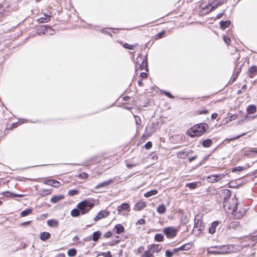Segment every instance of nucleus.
Masks as SVG:
<instances>
[{
  "mask_svg": "<svg viewBox=\"0 0 257 257\" xmlns=\"http://www.w3.org/2000/svg\"><path fill=\"white\" fill-rule=\"evenodd\" d=\"M145 223H146V221L144 219H140L137 222V224H144Z\"/></svg>",
  "mask_w": 257,
  "mask_h": 257,
  "instance_id": "nucleus-56",
  "label": "nucleus"
},
{
  "mask_svg": "<svg viewBox=\"0 0 257 257\" xmlns=\"http://www.w3.org/2000/svg\"><path fill=\"white\" fill-rule=\"evenodd\" d=\"M123 210L127 212H129L130 211V206L128 203H123L121 205L117 206V211L118 214H120V213Z\"/></svg>",
  "mask_w": 257,
  "mask_h": 257,
  "instance_id": "nucleus-10",
  "label": "nucleus"
},
{
  "mask_svg": "<svg viewBox=\"0 0 257 257\" xmlns=\"http://www.w3.org/2000/svg\"><path fill=\"white\" fill-rule=\"evenodd\" d=\"M38 35H41L42 34L46 35V25H42L40 27L37 31Z\"/></svg>",
  "mask_w": 257,
  "mask_h": 257,
  "instance_id": "nucleus-30",
  "label": "nucleus"
},
{
  "mask_svg": "<svg viewBox=\"0 0 257 257\" xmlns=\"http://www.w3.org/2000/svg\"><path fill=\"white\" fill-rule=\"evenodd\" d=\"M146 206V202L144 201H140L136 204L134 209L137 211H141L143 210Z\"/></svg>",
  "mask_w": 257,
  "mask_h": 257,
  "instance_id": "nucleus-15",
  "label": "nucleus"
},
{
  "mask_svg": "<svg viewBox=\"0 0 257 257\" xmlns=\"http://www.w3.org/2000/svg\"><path fill=\"white\" fill-rule=\"evenodd\" d=\"M78 191L76 189L70 190H69V191L68 192V194L70 196H74L75 195L78 194Z\"/></svg>",
  "mask_w": 257,
  "mask_h": 257,
  "instance_id": "nucleus-45",
  "label": "nucleus"
},
{
  "mask_svg": "<svg viewBox=\"0 0 257 257\" xmlns=\"http://www.w3.org/2000/svg\"><path fill=\"white\" fill-rule=\"evenodd\" d=\"M32 209L31 208H28L21 212V216L22 217L26 216L32 213Z\"/></svg>",
  "mask_w": 257,
  "mask_h": 257,
  "instance_id": "nucleus-33",
  "label": "nucleus"
},
{
  "mask_svg": "<svg viewBox=\"0 0 257 257\" xmlns=\"http://www.w3.org/2000/svg\"><path fill=\"white\" fill-rule=\"evenodd\" d=\"M248 75L250 78H253L257 75V66H252L248 68Z\"/></svg>",
  "mask_w": 257,
  "mask_h": 257,
  "instance_id": "nucleus-11",
  "label": "nucleus"
},
{
  "mask_svg": "<svg viewBox=\"0 0 257 257\" xmlns=\"http://www.w3.org/2000/svg\"><path fill=\"white\" fill-rule=\"evenodd\" d=\"M46 35H52L54 34L55 31L51 27L46 26Z\"/></svg>",
  "mask_w": 257,
  "mask_h": 257,
  "instance_id": "nucleus-37",
  "label": "nucleus"
},
{
  "mask_svg": "<svg viewBox=\"0 0 257 257\" xmlns=\"http://www.w3.org/2000/svg\"><path fill=\"white\" fill-rule=\"evenodd\" d=\"M218 225V222L214 221L211 225L209 228V232L211 234H213L215 232L216 227Z\"/></svg>",
  "mask_w": 257,
  "mask_h": 257,
  "instance_id": "nucleus-19",
  "label": "nucleus"
},
{
  "mask_svg": "<svg viewBox=\"0 0 257 257\" xmlns=\"http://www.w3.org/2000/svg\"><path fill=\"white\" fill-rule=\"evenodd\" d=\"M207 125L206 123H199L196 124L188 131L189 136L193 138L198 137L205 133Z\"/></svg>",
  "mask_w": 257,
  "mask_h": 257,
  "instance_id": "nucleus-2",
  "label": "nucleus"
},
{
  "mask_svg": "<svg viewBox=\"0 0 257 257\" xmlns=\"http://www.w3.org/2000/svg\"><path fill=\"white\" fill-rule=\"evenodd\" d=\"M136 67L139 66V68L140 69L143 70L145 69V67H147V59L139 55L136 59Z\"/></svg>",
  "mask_w": 257,
  "mask_h": 257,
  "instance_id": "nucleus-6",
  "label": "nucleus"
},
{
  "mask_svg": "<svg viewBox=\"0 0 257 257\" xmlns=\"http://www.w3.org/2000/svg\"><path fill=\"white\" fill-rule=\"evenodd\" d=\"M166 207L163 204L159 205L157 208V211L160 214H164L166 212Z\"/></svg>",
  "mask_w": 257,
  "mask_h": 257,
  "instance_id": "nucleus-21",
  "label": "nucleus"
},
{
  "mask_svg": "<svg viewBox=\"0 0 257 257\" xmlns=\"http://www.w3.org/2000/svg\"><path fill=\"white\" fill-rule=\"evenodd\" d=\"M223 207L224 209L229 212L231 211L232 213L237 218H240L243 216L244 213H237V202L236 198L231 199V202L229 201H225L223 203Z\"/></svg>",
  "mask_w": 257,
  "mask_h": 257,
  "instance_id": "nucleus-1",
  "label": "nucleus"
},
{
  "mask_svg": "<svg viewBox=\"0 0 257 257\" xmlns=\"http://www.w3.org/2000/svg\"><path fill=\"white\" fill-rule=\"evenodd\" d=\"M231 191L227 189L223 190L221 193V197L223 199V203L225 201H228L231 196Z\"/></svg>",
  "mask_w": 257,
  "mask_h": 257,
  "instance_id": "nucleus-9",
  "label": "nucleus"
},
{
  "mask_svg": "<svg viewBox=\"0 0 257 257\" xmlns=\"http://www.w3.org/2000/svg\"><path fill=\"white\" fill-rule=\"evenodd\" d=\"M212 144V141L210 139H206L203 141L202 145L204 147H210Z\"/></svg>",
  "mask_w": 257,
  "mask_h": 257,
  "instance_id": "nucleus-31",
  "label": "nucleus"
},
{
  "mask_svg": "<svg viewBox=\"0 0 257 257\" xmlns=\"http://www.w3.org/2000/svg\"><path fill=\"white\" fill-rule=\"evenodd\" d=\"M219 24L220 28L222 29H225V28L229 27L231 24V22L229 20L226 21H221Z\"/></svg>",
  "mask_w": 257,
  "mask_h": 257,
  "instance_id": "nucleus-25",
  "label": "nucleus"
},
{
  "mask_svg": "<svg viewBox=\"0 0 257 257\" xmlns=\"http://www.w3.org/2000/svg\"><path fill=\"white\" fill-rule=\"evenodd\" d=\"M77 251L74 248H71L67 251V254L69 256H74L76 255Z\"/></svg>",
  "mask_w": 257,
  "mask_h": 257,
  "instance_id": "nucleus-39",
  "label": "nucleus"
},
{
  "mask_svg": "<svg viewBox=\"0 0 257 257\" xmlns=\"http://www.w3.org/2000/svg\"><path fill=\"white\" fill-rule=\"evenodd\" d=\"M145 148L147 150L151 149L152 147V143L151 142H147L144 146Z\"/></svg>",
  "mask_w": 257,
  "mask_h": 257,
  "instance_id": "nucleus-52",
  "label": "nucleus"
},
{
  "mask_svg": "<svg viewBox=\"0 0 257 257\" xmlns=\"http://www.w3.org/2000/svg\"><path fill=\"white\" fill-rule=\"evenodd\" d=\"M113 182H114V180H113V179H109L108 181L102 182V183L98 184L97 185H96L95 187V189H99V188H102V187H107L110 183H113Z\"/></svg>",
  "mask_w": 257,
  "mask_h": 257,
  "instance_id": "nucleus-14",
  "label": "nucleus"
},
{
  "mask_svg": "<svg viewBox=\"0 0 257 257\" xmlns=\"http://www.w3.org/2000/svg\"><path fill=\"white\" fill-rule=\"evenodd\" d=\"M144 247L143 246H140L138 249V251L139 252L141 253L144 250Z\"/></svg>",
  "mask_w": 257,
  "mask_h": 257,
  "instance_id": "nucleus-60",
  "label": "nucleus"
},
{
  "mask_svg": "<svg viewBox=\"0 0 257 257\" xmlns=\"http://www.w3.org/2000/svg\"><path fill=\"white\" fill-rule=\"evenodd\" d=\"M203 223L201 221L198 220L194 224L193 231H196V230L198 231H202L204 229V225L202 224Z\"/></svg>",
  "mask_w": 257,
  "mask_h": 257,
  "instance_id": "nucleus-13",
  "label": "nucleus"
},
{
  "mask_svg": "<svg viewBox=\"0 0 257 257\" xmlns=\"http://www.w3.org/2000/svg\"><path fill=\"white\" fill-rule=\"evenodd\" d=\"M188 155V153L184 151L179 152L177 153V156L180 159H185Z\"/></svg>",
  "mask_w": 257,
  "mask_h": 257,
  "instance_id": "nucleus-32",
  "label": "nucleus"
},
{
  "mask_svg": "<svg viewBox=\"0 0 257 257\" xmlns=\"http://www.w3.org/2000/svg\"><path fill=\"white\" fill-rule=\"evenodd\" d=\"M218 115L217 113H214L211 115V118L214 119L218 116Z\"/></svg>",
  "mask_w": 257,
  "mask_h": 257,
  "instance_id": "nucleus-62",
  "label": "nucleus"
},
{
  "mask_svg": "<svg viewBox=\"0 0 257 257\" xmlns=\"http://www.w3.org/2000/svg\"><path fill=\"white\" fill-rule=\"evenodd\" d=\"M229 251V248L226 245L210 246L207 248L209 254H224Z\"/></svg>",
  "mask_w": 257,
  "mask_h": 257,
  "instance_id": "nucleus-4",
  "label": "nucleus"
},
{
  "mask_svg": "<svg viewBox=\"0 0 257 257\" xmlns=\"http://www.w3.org/2000/svg\"><path fill=\"white\" fill-rule=\"evenodd\" d=\"M192 247L191 243H187L179 247V250H188Z\"/></svg>",
  "mask_w": 257,
  "mask_h": 257,
  "instance_id": "nucleus-22",
  "label": "nucleus"
},
{
  "mask_svg": "<svg viewBox=\"0 0 257 257\" xmlns=\"http://www.w3.org/2000/svg\"><path fill=\"white\" fill-rule=\"evenodd\" d=\"M239 73V72H237L236 74L235 75H233L232 77V81H234L236 78L237 77V76H238V74Z\"/></svg>",
  "mask_w": 257,
  "mask_h": 257,
  "instance_id": "nucleus-63",
  "label": "nucleus"
},
{
  "mask_svg": "<svg viewBox=\"0 0 257 257\" xmlns=\"http://www.w3.org/2000/svg\"><path fill=\"white\" fill-rule=\"evenodd\" d=\"M223 40L224 42L227 45H229L231 41L229 37H228L227 36H224Z\"/></svg>",
  "mask_w": 257,
  "mask_h": 257,
  "instance_id": "nucleus-51",
  "label": "nucleus"
},
{
  "mask_svg": "<svg viewBox=\"0 0 257 257\" xmlns=\"http://www.w3.org/2000/svg\"><path fill=\"white\" fill-rule=\"evenodd\" d=\"M256 111V107L254 105H250L247 108V112L248 114H252Z\"/></svg>",
  "mask_w": 257,
  "mask_h": 257,
  "instance_id": "nucleus-28",
  "label": "nucleus"
},
{
  "mask_svg": "<svg viewBox=\"0 0 257 257\" xmlns=\"http://www.w3.org/2000/svg\"><path fill=\"white\" fill-rule=\"evenodd\" d=\"M165 254L167 257H172L173 255V252L169 250H167L166 251Z\"/></svg>",
  "mask_w": 257,
  "mask_h": 257,
  "instance_id": "nucleus-55",
  "label": "nucleus"
},
{
  "mask_svg": "<svg viewBox=\"0 0 257 257\" xmlns=\"http://www.w3.org/2000/svg\"><path fill=\"white\" fill-rule=\"evenodd\" d=\"M47 223L50 227H57L59 225V222L55 219L48 220Z\"/></svg>",
  "mask_w": 257,
  "mask_h": 257,
  "instance_id": "nucleus-18",
  "label": "nucleus"
},
{
  "mask_svg": "<svg viewBox=\"0 0 257 257\" xmlns=\"http://www.w3.org/2000/svg\"><path fill=\"white\" fill-rule=\"evenodd\" d=\"M114 230L117 234H120L124 232V228L121 224H118L115 226Z\"/></svg>",
  "mask_w": 257,
  "mask_h": 257,
  "instance_id": "nucleus-20",
  "label": "nucleus"
},
{
  "mask_svg": "<svg viewBox=\"0 0 257 257\" xmlns=\"http://www.w3.org/2000/svg\"><path fill=\"white\" fill-rule=\"evenodd\" d=\"M51 182H52L51 181V179H49V180H46V181H45L44 183L46 185H50Z\"/></svg>",
  "mask_w": 257,
  "mask_h": 257,
  "instance_id": "nucleus-61",
  "label": "nucleus"
},
{
  "mask_svg": "<svg viewBox=\"0 0 257 257\" xmlns=\"http://www.w3.org/2000/svg\"><path fill=\"white\" fill-rule=\"evenodd\" d=\"M177 231V229L172 226L166 227L163 229V232L166 234L168 238L174 237L176 235Z\"/></svg>",
  "mask_w": 257,
  "mask_h": 257,
  "instance_id": "nucleus-5",
  "label": "nucleus"
},
{
  "mask_svg": "<svg viewBox=\"0 0 257 257\" xmlns=\"http://www.w3.org/2000/svg\"><path fill=\"white\" fill-rule=\"evenodd\" d=\"M93 206L94 204L88 200L82 201L77 205V208L80 210L82 215L88 213Z\"/></svg>",
  "mask_w": 257,
  "mask_h": 257,
  "instance_id": "nucleus-3",
  "label": "nucleus"
},
{
  "mask_svg": "<svg viewBox=\"0 0 257 257\" xmlns=\"http://www.w3.org/2000/svg\"><path fill=\"white\" fill-rule=\"evenodd\" d=\"M63 195H60L58 196H53L51 199V202L53 203L58 202L60 200L63 199Z\"/></svg>",
  "mask_w": 257,
  "mask_h": 257,
  "instance_id": "nucleus-24",
  "label": "nucleus"
},
{
  "mask_svg": "<svg viewBox=\"0 0 257 257\" xmlns=\"http://www.w3.org/2000/svg\"><path fill=\"white\" fill-rule=\"evenodd\" d=\"M197 184L198 183L196 182H194L187 184L186 186L190 189H193L196 188Z\"/></svg>",
  "mask_w": 257,
  "mask_h": 257,
  "instance_id": "nucleus-40",
  "label": "nucleus"
},
{
  "mask_svg": "<svg viewBox=\"0 0 257 257\" xmlns=\"http://www.w3.org/2000/svg\"><path fill=\"white\" fill-rule=\"evenodd\" d=\"M80 213L81 212L79 209H73L71 211V216L75 217L78 216Z\"/></svg>",
  "mask_w": 257,
  "mask_h": 257,
  "instance_id": "nucleus-34",
  "label": "nucleus"
},
{
  "mask_svg": "<svg viewBox=\"0 0 257 257\" xmlns=\"http://www.w3.org/2000/svg\"><path fill=\"white\" fill-rule=\"evenodd\" d=\"M244 169V167L241 166H238L236 167H235L232 169V172H241L243 171Z\"/></svg>",
  "mask_w": 257,
  "mask_h": 257,
  "instance_id": "nucleus-44",
  "label": "nucleus"
},
{
  "mask_svg": "<svg viewBox=\"0 0 257 257\" xmlns=\"http://www.w3.org/2000/svg\"><path fill=\"white\" fill-rule=\"evenodd\" d=\"M112 235V233L110 231L107 232L104 235V237L106 238L110 237Z\"/></svg>",
  "mask_w": 257,
  "mask_h": 257,
  "instance_id": "nucleus-58",
  "label": "nucleus"
},
{
  "mask_svg": "<svg viewBox=\"0 0 257 257\" xmlns=\"http://www.w3.org/2000/svg\"><path fill=\"white\" fill-rule=\"evenodd\" d=\"M126 165L128 168L131 169L133 167L137 166V164H136L134 163H132V162H126Z\"/></svg>",
  "mask_w": 257,
  "mask_h": 257,
  "instance_id": "nucleus-47",
  "label": "nucleus"
},
{
  "mask_svg": "<svg viewBox=\"0 0 257 257\" xmlns=\"http://www.w3.org/2000/svg\"><path fill=\"white\" fill-rule=\"evenodd\" d=\"M239 223L238 221H233L230 223L229 224L228 227L230 229H236L237 227H238Z\"/></svg>",
  "mask_w": 257,
  "mask_h": 257,
  "instance_id": "nucleus-29",
  "label": "nucleus"
},
{
  "mask_svg": "<svg viewBox=\"0 0 257 257\" xmlns=\"http://www.w3.org/2000/svg\"><path fill=\"white\" fill-rule=\"evenodd\" d=\"M51 234L48 232H43L40 235V239L42 240L46 241L50 238Z\"/></svg>",
  "mask_w": 257,
  "mask_h": 257,
  "instance_id": "nucleus-26",
  "label": "nucleus"
},
{
  "mask_svg": "<svg viewBox=\"0 0 257 257\" xmlns=\"http://www.w3.org/2000/svg\"><path fill=\"white\" fill-rule=\"evenodd\" d=\"M158 193V191L156 189L152 190L149 192H146L144 194L145 197L148 198L153 195H156Z\"/></svg>",
  "mask_w": 257,
  "mask_h": 257,
  "instance_id": "nucleus-27",
  "label": "nucleus"
},
{
  "mask_svg": "<svg viewBox=\"0 0 257 257\" xmlns=\"http://www.w3.org/2000/svg\"><path fill=\"white\" fill-rule=\"evenodd\" d=\"M109 215V212L105 210L100 211L94 218V220L97 221L101 219L105 218Z\"/></svg>",
  "mask_w": 257,
  "mask_h": 257,
  "instance_id": "nucleus-8",
  "label": "nucleus"
},
{
  "mask_svg": "<svg viewBox=\"0 0 257 257\" xmlns=\"http://www.w3.org/2000/svg\"><path fill=\"white\" fill-rule=\"evenodd\" d=\"M51 181L52 182L51 183V186H52L56 188L59 187L60 186V183L58 181L52 179H51Z\"/></svg>",
  "mask_w": 257,
  "mask_h": 257,
  "instance_id": "nucleus-43",
  "label": "nucleus"
},
{
  "mask_svg": "<svg viewBox=\"0 0 257 257\" xmlns=\"http://www.w3.org/2000/svg\"><path fill=\"white\" fill-rule=\"evenodd\" d=\"M164 239V236L162 234L158 233L155 236V240L158 241H162Z\"/></svg>",
  "mask_w": 257,
  "mask_h": 257,
  "instance_id": "nucleus-38",
  "label": "nucleus"
},
{
  "mask_svg": "<svg viewBox=\"0 0 257 257\" xmlns=\"http://www.w3.org/2000/svg\"><path fill=\"white\" fill-rule=\"evenodd\" d=\"M100 255H102L105 257H111V253L109 251H108L107 252H102Z\"/></svg>",
  "mask_w": 257,
  "mask_h": 257,
  "instance_id": "nucleus-54",
  "label": "nucleus"
},
{
  "mask_svg": "<svg viewBox=\"0 0 257 257\" xmlns=\"http://www.w3.org/2000/svg\"><path fill=\"white\" fill-rule=\"evenodd\" d=\"M162 248V246L160 244H153L151 247V250L154 253L155 252H159Z\"/></svg>",
  "mask_w": 257,
  "mask_h": 257,
  "instance_id": "nucleus-23",
  "label": "nucleus"
},
{
  "mask_svg": "<svg viewBox=\"0 0 257 257\" xmlns=\"http://www.w3.org/2000/svg\"><path fill=\"white\" fill-rule=\"evenodd\" d=\"M223 174L212 175L207 177V180L210 183H215L225 177Z\"/></svg>",
  "mask_w": 257,
  "mask_h": 257,
  "instance_id": "nucleus-7",
  "label": "nucleus"
},
{
  "mask_svg": "<svg viewBox=\"0 0 257 257\" xmlns=\"http://www.w3.org/2000/svg\"><path fill=\"white\" fill-rule=\"evenodd\" d=\"M222 4V3L220 1H215L210 4H209V7H210V11H212L219 6H221Z\"/></svg>",
  "mask_w": 257,
  "mask_h": 257,
  "instance_id": "nucleus-17",
  "label": "nucleus"
},
{
  "mask_svg": "<svg viewBox=\"0 0 257 257\" xmlns=\"http://www.w3.org/2000/svg\"><path fill=\"white\" fill-rule=\"evenodd\" d=\"M88 177V174L86 173L82 172L79 175V178L81 179H86Z\"/></svg>",
  "mask_w": 257,
  "mask_h": 257,
  "instance_id": "nucleus-46",
  "label": "nucleus"
},
{
  "mask_svg": "<svg viewBox=\"0 0 257 257\" xmlns=\"http://www.w3.org/2000/svg\"><path fill=\"white\" fill-rule=\"evenodd\" d=\"M101 233L99 231H95L93 233V238L92 239L94 241H96L98 240L99 237H100Z\"/></svg>",
  "mask_w": 257,
  "mask_h": 257,
  "instance_id": "nucleus-35",
  "label": "nucleus"
},
{
  "mask_svg": "<svg viewBox=\"0 0 257 257\" xmlns=\"http://www.w3.org/2000/svg\"><path fill=\"white\" fill-rule=\"evenodd\" d=\"M165 32L162 31L161 32L159 33L156 35V39H160L164 37L165 35Z\"/></svg>",
  "mask_w": 257,
  "mask_h": 257,
  "instance_id": "nucleus-50",
  "label": "nucleus"
},
{
  "mask_svg": "<svg viewBox=\"0 0 257 257\" xmlns=\"http://www.w3.org/2000/svg\"><path fill=\"white\" fill-rule=\"evenodd\" d=\"M44 17H41L38 19V22L39 23H47L50 20V18L51 17V14H44Z\"/></svg>",
  "mask_w": 257,
  "mask_h": 257,
  "instance_id": "nucleus-12",
  "label": "nucleus"
},
{
  "mask_svg": "<svg viewBox=\"0 0 257 257\" xmlns=\"http://www.w3.org/2000/svg\"><path fill=\"white\" fill-rule=\"evenodd\" d=\"M153 253L151 249H149L144 252L142 257H153Z\"/></svg>",
  "mask_w": 257,
  "mask_h": 257,
  "instance_id": "nucleus-36",
  "label": "nucleus"
},
{
  "mask_svg": "<svg viewBox=\"0 0 257 257\" xmlns=\"http://www.w3.org/2000/svg\"><path fill=\"white\" fill-rule=\"evenodd\" d=\"M156 130L155 128L151 131H149V128L146 129L145 133L143 135L142 138V139L145 140L148 138H149L150 136H151L153 133H154L156 132Z\"/></svg>",
  "mask_w": 257,
  "mask_h": 257,
  "instance_id": "nucleus-16",
  "label": "nucleus"
},
{
  "mask_svg": "<svg viewBox=\"0 0 257 257\" xmlns=\"http://www.w3.org/2000/svg\"><path fill=\"white\" fill-rule=\"evenodd\" d=\"M164 93L166 96H167L169 98H174V96L171 94H170L169 92L164 91Z\"/></svg>",
  "mask_w": 257,
  "mask_h": 257,
  "instance_id": "nucleus-57",
  "label": "nucleus"
},
{
  "mask_svg": "<svg viewBox=\"0 0 257 257\" xmlns=\"http://www.w3.org/2000/svg\"><path fill=\"white\" fill-rule=\"evenodd\" d=\"M148 76V75L146 73L142 72L140 74V77L142 78H146Z\"/></svg>",
  "mask_w": 257,
  "mask_h": 257,
  "instance_id": "nucleus-59",
  "label": "nucleus"
},
{
  "mask_svg": "<svg viewBox=\"0 0 257 257\" xmlns=\"http://www.w3.org/2000/svg\"><path fill=\"white\" fill-rule=\"evenodd\" d=\"M137 44L129 45L127 43H125L123 45V47L126 49H128L130 50H134L135 49V48L137 46Z\"/></svg>",
  "mask_w": 257,
  "mask_h": 257,
  "instance_id": "nucleus-41",
  "label": "nucleus"
},
{
  "mask_svg": "<svg viewBox=\"0 0 257 257\" xmlns=\"http://www.w3.org/2000/svg\"><path fill=\"white\" fill-rule=\"evenodd\" d=\"M29 121L26 120V119H23V121H18L16 123H14L13 124V127H17V126L19 125L20 124H22V123H25V122H28Z\"/></svg>",
  "mask_w": 257,
  "mask_h": 257,
  "instance_id": "nucleus-48",
  "label": "nucleus"
},
{
  "mask_svg": "<svg viewBox=\"0 0 257 257\" xmlns=\"http://www.w3.org/2000/svg\"><path fill=\"white\" fill-rule=\"evenodd\" d=\"M245 134H246V133H243V134H241L240 135H238L237 136H236V137H235L234 138L229 139H228V140L231 141H233V140H235V139H239L241 137L244 136Z\"/></svg>",
  "mask_w": 257,
  "mask_h": 257,
  "instance_id": "nucleus-53",
  "label": "nucleus"
},
{
  "mask_svg": "<svg viewBox=\"0 0 257 257\" xmlns=\"http://www.w3.org/2000/svg\"><path fill=\"white\" fill-rule=\"evenodd\" d=\"M135 121L137 125V127H140L141 125V119L138 116H135Z\"/></svg>",
  "mask_w": 257,
  "mask_h": 257,
  "instance_id": "nucleus-42",
  "label": "nucleus"
},
{
  "mask_svg": "<svg viewBox=\"0 0 257 257\" xmlns=\"http://www.w3.org/2000/svg\"><path fill=\"white\" fill-rule=\"evenodd\" d=\"M223 14H224V12L218 14L217 15V16H216V18L217 19H220V18L222 17V16H223Z\"/></svg>",
  "mask_w": 257,
  "mask_h": 257,
  "instance_id": "nucleus-64",
  "label": "nucleus"
},
{
  "mask_svg": "<svg viewBox=\"0 0 257 257\" xmlns=\"http://www.w3.org/2000/svg\"><path fill=\"white\" fill-rule=\"evenodd\" d=\"M208 112V111L206 108H202V109H199L197 110V113L199 114H206Z\"/></svg>",
  "mask_w": 257,
  "mask_h": 257,
  "instance_id": "nucleus-49",
  "label": "nucleus"
}]
</instances>
